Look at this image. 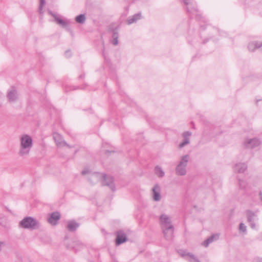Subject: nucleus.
<instances>
[{
    "label": "nucleus",
    "instance_id": "obj_32",
    "mask_svg": "<svg viewBox=\"0 0 262 262\" xmlns=\"http://www.w3.org/2000/svg\"><path fill=\"white\" fill-rule=\"evenodd\" d=\"M5 245V243L0 241V251L2 250V247Z\"/></svg>",
    "mask_w": 262,
    "mask_h": 262
},
{
    "label": "nucleus",
    "instance_id": "obj_6",
    "mask_svg": "<svg viewBox=\"0 0 262 262\" xmlns=\"http://www.w3.org/2000/svg\"><path fill=\"white\" fill-rule=\"evenodd\" d=\"M53 137L54 140L55 142L56 143V145L58 147H63L64 146H67L68 147H71L63 139L62 136L57 132H54L53 134Z\"/></svg>",
    "mask_w": 262,
    "mask_h": 262
},
{
    "label": "nucleus",
    "instance_id": "obj_19",
    "mask_svg": "<svg viewBox=\"0 0 262 262\" xmlns=\"http://www.w3.org/2000/svg\"><path fill=\"white\" fill-rule=\"evenodd\" d=\"M155 172L159 178H162L165 175V172L162 168L159 166H156L155 168Z\"/></svg>",
    "mask_w": 262,
    "mask_h": 262
},
{
    "label": "nucleus",
    "instance_id": "obj_26",
    "mask_svg": "<svg viewBox=\"0 0 262 262\" xmlns=\"http://www.w3.org/2000/svg\"><path fill=\"white\" fill-rule=\"evenodd\" d=\"M184 141L179 144L180 148L183 147L186 145L188 144L190 142L189 138H184Z\"/></svg>",
    "mask_w": 262,
    "mask_h": 262
},
{
    "label": "nucleus",
    "instance_id": "obj_8",
    "mask_svg": "<svg viewBox=\"0 0 262 262\" xmlns=\"http://www.w3.org/2000/svg\"><path fill=\"white\" fill-rule=\"evenodd\" d=\"M161 187L158 184L154 185L152 188V196L154 201L158 202L160 201L161 199V195L160 194Z\"/></svg>",
    "mask_w": 262,
    "mask_h": 262
},
{
    "label": "nucleus",
    "instance_id": "obj_1",
    "mask_svg": "<svg viewBox=\"0 0 262 262\" xmlns=\"http://www.w3.org/2000/svg\"><path fill=\"white\" fill-rule=\"evenodd\" d=\"M32 138L28 134H22L19 137V148L18 154L20 157L27 156L30 153L33 147Z\"/></svg>",
    "mask_w": 262,
    "mask_h": 262
},
{
    "label": "nucleus",
    "instance_id": "obj_30",
    "mask_svg": "<svg viewBox=\"0 0 262 262\" xmlns=\"http://www.w3.org/2000/svg\"><path fill=\"white\" fill-rule=\"evenodd\" d=\"M191 135V133L190 132H185L182 134V136L184 138H189Z\"/></svg>",
    "mask_w": 262,
    "mask_h": 262
},
{
    "label": "nucleus",
    "instance_id": "obj_20",
    "mask_svg": "<svg viewBox=\"0 0 262 262\" xmlns=\"http://www.w3.org/2000/svg\"><path fill=\"white\" fill-rule=\"evenodd\" d=\"M247 219H248V222L251 223V227L254 228L255 226L253 224L252 222H253V221L254 220V217L255 216L254 213L253 212L251 211H248L247 212Z\"/></svg>",
    "mask_w": 262,
    "mask_h": 262
},
{
    "label": "nucleus",
    "instance_id": "obj_11",
    "mask_svg": "<svg viewBox=\"0 0 262 262\" xmlns=\"http://www.w3.org/2000/svg\"><path fill=\"white\" fill-rule=\"evenodd\" d=\"M105 180H102L101 184L102 185L108 186L110 189L113 191L115 190V186L113 183V179L112 177L106 176L105 174Z\"/></svg>",
    "mask_w": 262,
    "mask_h": 262
},
{
    "label": "nucleus",
    "instance_id": "obj_21",
    "mask_svg": "<svg viewBox=\"0 0 262 262\" xmlns=\"http://www.w3.org/2000/svg\"><path fill=\"white\" fill-rule=\"evenodd\" d=\"M141 17V16L140 13L137 14L133 16L132 17L129 18L127 20V23L128 25H130L132 23L136 22L137 20L140 19Z\"/></svg>",
    "mask_w": 262,
    "mask_h": 262
},
{
    "label": "nucleus",
    "instance_id": "obj_33",
    "mask_svg": "<svg viewBox=\"0 0 262 262\" xmlns=\"http://www.w3.org/2000/svg\"><path fill=\"white\" fill-rule=\"evenodd\" d=\"M190 0H184V3L185 4L188 5L189 4Z\"/></svg>",
    "mask_w": 262,
    "mask_h": 262
},
{
    "label": "nucleus",
    "instance_id": "obj_22",
    "mask_svg": "<svg viewBox=\"0 0 262 262\" xmlns=\"http://www.w3.org/2000/svg\"><path fill=\"white\" fill-rule=\"evenodd\" d=\"M49 12L51 15H52L55 18V20L57 21V23L58 24H59L62 26H66L67 25V23L66 21L62 20L60 18L58 17L56 15L53 14L51 11H49Z\"/></svg>",
    "mask_w": 262,
    "mask_h": 262
},
{
    "label": "nucleus",
    "instance_id": "obj_28",
    "mask_svg": "<svg viewBox=\"0 0 262 262\" xmlns=\"http://www.w3.org/2000/svg\"><path fill=\"white\" fill-rule=\"evenodd\" d=\"M0 224L2 226L6 227L8 225L7 220L4 217L0 219Z\"/></svg>",
    "mask_w": 262,
    "mask_h": 262
},
{
    "label": "nucleus",
    "instance_id": "obj_15",
    "mask_svg": "<svg viewBox=\"0 0 262 262\" xmlns=\"http://www.w3.org/2000/svg\"><path fill=\"white\" fill-rule=\"evenodd\" d=\"M219 235L218 234H213L211 235L210 237L208 238L206 241L202 243V245L203 246L207 247L209 245V244L211 243L215 240H217L219 239Z\"/></svg>",
    "mask_w": 262,
    "mask_h": 262
},
{
    "label": "nucleus",
    "instance_id": "obj_3",
    "mask_svg": "<svg viewBox=\"0 0 262 262\" xmlns=\"http://www.w3.org/2000/svg\"><path fill=\"white\" fill-rule=\"evenodd\" d=\"M190 159L189 155L180 157V161L176 167V173L178 176H183L187 173L186 167Z\"/></svg>",
    "mask_w": 262,
    "mask_h": 262
},
{
    "label": "nucleus",
    "instance_id": "obj_9",
    "mask_svg": "<svg viewBox=\"0 0 262 262\" xmlns=\"http://www.w3.org/2000/svg\"><path fill=\"white\" fill-rule=\"evenodd\" d=\"M105 174L103 173H95L92 174L90 177V180L93 184H96L98 182L101 183L102 180H105Z\"/></svg>",
    "mask_w": 262,
    "mask_h": 262
},
{
    "label": "nucleus",
    "instance_id": "obj_34",
    "mask_svg": "<svg viewBox=\"0 0 262 262\" xmlns=\"http://www.w3.org/2000/svg\"><path fill=\"white\" fill-rule=\"evenodd\" d=\"M2 102L0 101V107L2 106Z\"/></svg>",
    "mask_w": 262,
    "mask_h": 262
},
{
    "label": "nucleus",
    "instance_id": "obj_10",
    "mask_svg": "<svg viewBox=\"0 0 262 262\" xmlns=\"http://www.w3.org/2000/svg\"><path fill=\"white\" fill-rule=\"evenodd\" d=\"M127 240L126 235L123 231L120 230L117 232L116 239V244L117 245H119L126 242Z\"/></svg>",
    "mask_w": 262,
    "mask_h": 262
},
{
    "label": "nucleus",
    "instance_id": "obj_17",
    "mask_svg": "<svg viewBox=\"0 0 262 262\" xmlns=\"http://www.w3.org/2000/svg\"><path fill=\"white\" fill-rule=\"evenodd\" d=\"M79 224L74 221L68 222L67 228L70 231H74L78 227Z\"/></svg>",
    "mask_w": 262,
    "mask_h": 262
},
{
    "label": "nucleus",
    "instance_id": "obj_18",
    "mask_svg": "<svg viewBox=\"0 0 262 262\" xmlns=\"http://www.w3.org/2000/svg\"><path fill=\"white\" fill-rule=\"evenodd\" d=\"M182 256H188L189 257L188 260L189 262H200L193 254L190 253H187L185 251H182L180 253Z\"/></svg>",
    "mask_w": 262,
    "mask_h": 262
},
{
    "label": "nucleus",
    "instance_id": "obj_5",
    "mask_svg": "<svg viewBox=\"0 0 262 262\" xmlns=\"http://www.w3.org/2000/svg\"><path fill=\"white\" fill-rule=\"evenodd\" d=\"M160 224L161 228L173 226L171 217L166 213H162L159 217Z\"/></svg>",
    "mask_w": 262,
    "mask_h": 262
},
{
    "label": "nucleus",
    "instance_id": "obj_14",
    "mask_svg": "<svg viewBox=\"0 0 262 262\" xmlns=\"http://www.w3.org/2000/svg\"><path fill=\"white\" fill-rule=\"evenodd\" d=\"M238 186L240 189L244 191H247L250 188L248 182L243 179L238 180Z\"/></svg>",
    "mask_w": 262,
    "mask_h": 262
},
{
    "label": "nucleus",
    "instance_id": "obj_25",
    "mask_svg": "<svg viewBox=\"0 0 262 262\" xmlns=\"http://www.w3.org/2000/svg\"><path fill=\"white\" fill-rule=\"evenodd\" d=\"M113 40L112 41V43H113V45H114L115 46H116L118 45V34L117 33H114L113 35Z\"/></svg>",
    "mask_w": 262,
    "mask_h": 262
},
{
    "label": "nucleus",
    "instance_id": "obj_29",
    "mask_svg": "<svg viewBox=\"0 0 262 262\" xmlns=\"http://www.w3.org/2000/svg\"><path fill=\"white\" fill-rule=\"evenodd\" d=\"M239 230L240 231L245 232L246 231V226L243 223H241L239 225Z\"/></svg>",
    "mask_w": 262,
    "mask_h": 262
},
{
    "label": "nucleus",
    "instance_id": "obj_24",
    "mask_svg": "<svg viewBox=\"0 0 262 262\" xmlns=\"http://www.w3.org/2000/svg\"><path fill=\"white\" fill-rule=\"evenodd\" d=\"M260 46V44L252 42L248 45V49L250 51H254L256 48H259Z\"/></svg>",
    "mask_w": 262,
    "mask_h": 262
},
{
    "label": "nucleus",
    "instance_id": "obj_12",
    "mask_svg": "<svg viewBox=\"0 0 262 262\" xmlns=\"http://www.w3.org/2000/svg\"><path fill=\"white\" fill-rule=\"evenodd\" d=\"M165 238L167 239H171L173 237L174 227L173 226L161 228Z\"/></svg>",
    "mask_w": 262,
    "mask_h": 262
},
{
    "label": "nucleus",
    "instance_id": "obj_2",
    "mask_svg": "<svg viewBox=\"0 0 262 262\" xmlns=\"http://www.w3.org/2000/svg\"><path fill=\"white\" fill-rule=\"evenodd\" d=\"M21 228L30 230H35L38 229L40 227V223L38 221L35 219L27 216L24 218L19 224Z\"/></svg>",
    "mask_w": 262,
    "mask_h": 262
},
{
    "label": "nucleus",
    "instance_id": "obj_31",
    "mask_svg": "<svg viewBox=\"0 0 262 262\" xmlns=\"http://www.w3.org/2000/svg\"><path fill=\"white\" fill-rule=\"evenodd\" d=\"M88 173H89V170L88 169H84L81 172L82 175H85Z\"/></svg>",
    "mask_w": 262,
    "mask_h": 262
},
{
    "label": "nucleus",
    "instance_id": "obj_23",
    "mask_svg": "<svg viewBox=\"0 0 262 262\" xmlns=\"http://www.w3.org/2000/svg\"><path fill=\"white\" fill-rule=\"evenodd\" d=\"M76 21L80 24H83L85 20V17L84 14H80L75 18Z\"/></svg>",
    "mask_w": 262,
    "mask_h": 262
},
{
    "label": "nucleus",
    "instance_id": "obj_35",
    "mask_svg": "<svg viewBox=\"0 0 262 262\" xmlns=\"http://www.w3.org/2000/svg\"><path fill=\"white\" fill-rule=\"evenodd\" d=\"M259 262H262V260H261L260 261H259Z\"/></svg>",
    "mask_w": 262,
    "mask_h": 262
},
{
    "label": "nucleus",
    "instance_id": "obj_16",
    "mask_svg": "<svg viewBox=\"0 0 262 262\" xmlns=\"http://www.w3.org/2000/svg\"><path fill=\"white\" fill-rule=\"evenodd\" d=\"M234 168L238 172L243 173L246 170L247 166L245 163H239L235 165Z\"/></svg>",
    "mask_w": 262,
    "mask_h": 262
},
{
    "label": "nucleus",
    "instance_id": "obj_4",
    "mask_svg": "<svg viewBox=\"0 0 262 262\" xmlns=\"http://www.w3.org/2000/svg\"><path fill=\"white\" fill-rule=\"evenodd\" d=\"M6 97L10 103H13L18 100L19 94L17 89L14 87L10 88L7 92Z\"/></svg>",
    "mask_w": 262,
    "mask_h": 262
},
{
    "label": "nucleus",
    "instance_id": "obj_27",
    "mask_svg": "<svg viewBox=\"0 0 262 262\" xmlns=\"http://www.w3.org/2000/svg\"><path fill=\"white\" fill-rule=\"evenodd\" d=\"M45 5V0H40V5L39 8V12L40 14L43 13L42 9Z\"/></svg>",
    "mask_w": 262,
    "mask_h": 262
},
{
    "label": "nucleus",
    "instance_id": "obj_7",
    "mask_svg": "<svg viewBox=\"0 0 262 262\" xmlns=\"http://www.w3.org/2000/svg\"><path fill=\"white\" fill-rule=\"evenodd\" d=\"M261 142L257 138H247L244 142V145L247 148H253L260 145Z\"/></svg>",
    "mask_w": 262,
    "mask_h": 262
},
{
    "label": "nucleus",
    "instance_id": "obj_13",
    "mask_svg": "<svg viewBox=\"0 0 262 262\" xmlns=\"http://www.w3.org/2000/svg\"><path fill=\"white\" fill-rule=\"evenodd\" d=\"M60 215L58 212L52 213L48 219V222L52 225H55L57 221L60 219Z\"/></svg>",
    "mask_w": 262,
    "mask_h": 262
}]
</instances>
